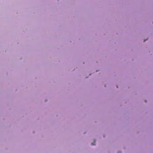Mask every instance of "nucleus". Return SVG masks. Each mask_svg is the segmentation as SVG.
I'll list each match as a JSON object with an SVG mask.
<instances>
[{"instance_id":"nucleus-1","label":"nucleus","mask_w":153,"mask_h":153,"mask_svg":"<svg viewBox=\"0 0 153 153\" xmlns=\"http://www.w3.org/2000/svg\"><path fill=\"white\" fill-rule=\"evenodd\" d=\"M95 145V141L94 142V143H91V145H92V146L94 145Z\"/></svg>"},{"instance_id":"nucleus-2","label":"nucleus","mask_w":153,"mask_h":153,"mask_svg":"<svg viewBox=\"0 0 153 153\" xmlns=\"http://www.w3.org/2000/svg\"><path fill=\"white\" fill-rule=\"evenodd\" d=\"M117 153H121V152L120 151L118 152Z\"/></svg>"}]
</instances>
